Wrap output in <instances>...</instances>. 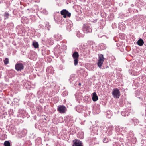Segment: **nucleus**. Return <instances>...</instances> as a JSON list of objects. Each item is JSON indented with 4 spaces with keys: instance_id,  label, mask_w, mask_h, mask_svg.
I'll return each instance as SVG.
<instances>
[{
    "instance_id": "nucleus-24",
    "label": "nucleus",
    "mask_w": 146,
    "mask_h": 146,
    "mask_svg": "<svg viewBox=\"0 0 146 146\" xmlns=\"http://www.w3.org/2000/svg\"><path fill=\"white\" fill-rule=\"evenodd\" d=\"M42 12L44 14L46 15L48 13L46 9H44L43 10Z\"/></svg>"
},
{
    "instance_id": "nucleus-18",
    "label": "nucleus",
    "mask_w": 146,
    "mask_h": 146,
    "mask_svg": "<svg viewBox=\"0 0 146 146\" xmlns=\"http://www.w3.org/2000/svg\"><path fill=\"white\" fill-rule=\"evenodd\" d=\"M32 44L34 47L35 48H37L38 47V44L37 42H33Z\"/></svg>"
},
{
    "instance_id": "nucleus-16",
    "label": "nucleus",
    "mask_w": 146,
    "mask_h": 146,
    "mask_svg": "<svg viewBox=\"0 0 146 146\" xmlns=\"http://www.w3.org/2000/svg\"><path fill=\"white\" fill-rule=\"evenodd\" d=\"M111 115L112 113L110 111H107L106 113V116L107 118H111Z\"/></svg>"
},
{
    "instance_id": "nucleus-8",
    "label": "nucleus",
    "mask_w": 146,
    "mask_h": 146,
    "mask_svg": "<svg viewBox=\"0 0 146 146\" xmlns=\"http://www.w3.org/2000/svg\"><path fill=\"white\" fill-rule=\"evenodd\" d=\"M113 129V128L112 126L110 125L107 128V130L106 132V133L109 135H111Z\"/></svg>"
},
{
    "instance_id": "nucleus-7",
    "label": "nucleus",
    "mask_w": 146,
    "mask_h": 146,
    "mask_svg": "<svg viewBox=\"0 0 146 146\" xmlns=\"http://www.w3.org/2000/svg\"><path fill=\"white\" fill-rule=\"evenodd\" d=\"M72 146H83L82 142L78 140H75L73 141Z\"/></svg>"
},
{
    "instance_id": "nucleus-22",
    "label": "nucleus",
    "mask_w": 146,
    "mask_h": 146,
    "mask_svg": "<svg viewBox=\"0 0 146 146\" xmlns=\"http://www.w3.org/2000/svg\"><path fill=\"white\" fill-rule=\"evenodd\" d=\"M4 64L5 65H7L9 63V59L8 58H6L4 60Z\"/></svg>"
},
{
    "instance_id": "nucleus-19",
    "label": "nucleus",
    "mask_w": 146,
    "mask_h": 146,
    "mask_svg": "<svg viewBox=\"0 0 146 146\" xmlns=\"http://www.w3.org/2000/svg\"><path fill=\"white\" fill-rule=\"evenodd\" d=\"M76 35L78 37H83L84 36V34L81 33L79 31H78Z\"/></svg>"
},
{
    "instance_id": "nucleus-11",
    "label": "nucleus",
    "mask_w": 146,
    "mask_h": 146,
    "mask_svg": "<svg viewBox=\"0 0 146 146\" xmlns=\"http://www.w3.org/2000/svg\"><path fill=\"white\" fill-rule=\"evenodd\" d=\"M93 100L94 101H96L98 100V97L96 94V92H94L93 93V95L92 97Z\"/></svg>"
},
{
    "instance_id": "nucleus-6",
    "label": "nucleus",
    "mask_w": 146,
    "mask_h": 146,
    "mask_svg": "<svg viewBox=\"0 0 146 146\" xmlns=\"http://www.w3.org/2000/svg\"><path fill=\"white\" fill-rule=\"evenodd\" d=\"M72 57L74 59V64L75 65L77 64L78 63V59L79 57V54L77 52H75L74 53L72 54Z\"/></svg>"
},
{
    "instance_id": "nucleus-1",
    "label": "nucleus",
    "mask_w": 146,
    "mask_h": 146,
    "mask_svg": "<svg viewBox=\"0 0 146 146\" xmlns=\"http://www.w3.org/2000/svg\"><path fill=\"white\" fill-rule=\"evenodd\" d=\"M104 58L103 55L102 54L98 55V60L97 64L98 66L100 68H101V66L104 61Z\"/></svg>"
},
{
    "instance_id": "nucleus-12",
    "label": "nucleus",
    "mask_w": 146,
    "mask_h": 146,
    "mask_svg": "<svg viewBox=\"0 0 146 146\" xmlns=\"http://www.w3.org/2000/svg\"><path fill=\"white\" fill-rule=\"evenodd\" d=\"M46 71L48 73L53 74V70L52 66H50L48 68L46 69Z\"/></svg>"
},
{
    "instance_id": "nucleus-27",
    "label": "nucleus",
    "mask_w": 146,
    "mask_h": 146,
    "mask_svg": "<svg viewBox=\"0 0 146 146\" xmlns=\"http://www.w3.org/2000/svg\"><path fill=\"white\" fill-rule=\"evenodd\" d=\"M66 93V92H63L62 93V95L63 96H66V95H64V94H65V93Z\"/></svg>"
},
{
    "instance_id": "nucleus-2",
    "label": "nucleus",
    "mask_w": 146,
    "mask_h": 146,
    "mask_svg": "<svg viewBox=\"0 0 146 146\" xmlns=\"http://www.w3.org/2000/svg\"><path fill=\"white\" fill-rule=\"evenodd\" d=\"M83 31L86 33L91 32L92 29L91 25L89 24H84L83 27Z\"/></svg>"
},
{
    "instance_id": "nucleus-29",
    "label": "nucleus",
    "mask_w": 146,
    "mask_h": 146,
    "mask_svg": "<svg viewBox=\"0 0 146 146\" xmlns=\"http://www.w3.org/2000/svg\"><path fill=\"white\" fill-rule=\"evenodd\" d=\"M48 30H49V28H48Z\"/></svg>"
},
{
    "instance_id": "nucleus-25",
    "label": "nucleus",
    "mask_w": 146,
    "mask_h": 146,
    "mask_svg": "<svg viewBox=\"0 0 146 146\" xmlns=\"http://www.w3.org/2000/svg\"><path fill=\"white\" fill-rule=\"evenodd\" d=\"M71 15V13H70L68 12L67 11V13H66V16H67L68 17H70Z\"/></svg>"
},
{
    "instance_id": "nucleus-10",
    "label": "nucleus",
    "mask_w": 146,
    "mask_h": 146,
    "mask_svg": "<svg viewBox=\"0 0 146 146\" xmlns=\"http://www.w3.org/2000/svg\"><path fill=\"white\" fill-rule=\"evenodd\" d=\"M73 26V24L72 22L70 21L68 22L67 25V28L69 31L71 29Z\"/></svg>"
},
{
    "instance_id": "nucleus-15",
    "label": "nucleus",
    "mask_w": 146,
    "mask_h": 146,
    "mask_svg": "<svg viewBox=\"0 0 146 146\" xmlns=\"http://www.w3.org/2000/svg\"><path fill=\"white\" fill-rule=\"evenodd\" d=\"M144 43V42L141 39H139L137 42V43L138 45L140 46H142Z\"/></svg>"
},
{
    "instance_id": "nucleus-13",
    "label": "nucleus",
    "mask_w": 146,
    "mask_h": 146,
    "mask_svg": "<svg viewBox=\"0 0 146 146\" xmlns=\"http://www.w3.org/2000/svg\"><path fill=\"white\" fill-rule=\"evenodd\" d=\"M54 37L57 40H59L62 39V36L60 35L59 34H55L54 36Z\"/></svg>"
},
{
    "instance_id": "nucleus-5",
    "label": "nucleus",
    "mask_w": 146,
    "mask_h": 146,
    "mask_svg": "<svg viewBox=\"0 0 146 146\" xmlns=\"http://www.w3.org/2000/svg\"><path fill=\"white\" fill-rule=\"evenodd\" d=\"M66 108L64 105H59L57 108V111L60 113H64L66 111Z\"/></svg>"
},
{
    "instance_id": "nucleus-20",
    "label": "nucleus",
    "mask_w": 146,
    "mask_h": 146,
    "mask_svg": "<svg viewBox=\"0 0 146 146\" xmlns=\"http://www.w3.org/2000/svg\"><path fill=\"white\" fill-rule=\"evenodd\" d=\"M4 146H10V143L8 141H6L4 143Z\"/></svg>"
},
{
    "instance_id": "nucleus-21",
    "label": "nucleus",
    "mask_w": 146,
    "mask_h": 146,
    "mask_svg": "<svg viewBox=\"0 0 146 146\" xmlns=\"http://www.w3.org/2000/svg\"><path fill=\"white\" fill-rule=\"evenodd\" d=\"M4 16L5 17H6V18H5V19H7L8 18L9 14L8 13L5 12V13Z\"/></svg>"
},
{
    "instance_id": "nucleus-3",
    "label": "nucleus",
    "mask_w": 146,
    "mask_h": 146,
    "mask_svg": "<svg viewBox=\"0 0 146 146\" xmlns=\"http://www.w3.org/2000/svg\"><path fill=\"white\" fill-rule=\"evenodd\" d=\"M15 68L17 71H21L24 68V64L20 62H18L15 65Z\"/></svg>"
},
{
    "instance_id": "nucleus-26",
    "label": "nucleus",
    "mask_w": 146,
    "mask_h": 146,
    "mask_svg": "<svg viewBox=\"0 0 146 146\" xmlns=\"http://www.w3.org/2000/svg\"><path fill=\"white\" fill-rule=\"evenodd\" d=\"M103 142L105 143H107L108 142V140L106 138L104 139Z\"/></svg>"
},
{
    "instance_id": "nucleus-4",
    "label": "nucleus",
    "mask_w": 146,
    "mask_h": 146,
    "mask_svg": "<svg viewBox=\"0 0 146 146\" xmlns=\"http://www.w3.org/2000/svg\"><path fill=\"white\" fill-rule=\"evenodd\" d=\"M112 94L113 96L115 98H119L120 95V92L117 88L113 89Z\"/></svg>"
},
{
    "instance_id": "nucleus-23",
    "label": "nucleus",
    "mask_w": 146,
    "mask_h": 146,
    "mask_svg": "<svg viewBox=\"0 0 146 146\" xmlns=\"http://www.w3.org/2000/svg\"><path fill=\"white\" fill-rule=\"evenodd\" d=\"M45 27H47L48 28L49 27L50 25H49V23L48 22H46L45 23Z\"/></svg>"
},
{
    "instance_id": "nucleus-17",
    "label": "nucleus",
    "mask_w": 146,
    "mask_h": 146,
    "mask_svg": "<svg viewBox=\"0 0 146 146\" xmlns=\"http://www.w3.org/2000/svg\"><path fill=\"white\" fill-rule=\"evenodd\" d=\"M76 78V76L75 75L72 74L70 76V77L69 80L70 82H71L72 81L75 80Z\"/></svg>"
},
{
    "instance_id": "nucleus-9",
    "label": "nucleus",
    "mask_w": 146,
    "mask_h": 146,
    "mask_svg": "<svg viewBox=\"0 0 146 146\" xmlns=\"http://www.w3.org/2000/svg\"><path fill=\"white\" fill-rule=\"evenodd\" d=\"M121 114L123 116H128L129 115V110L128 109L125 110L121 112Z\"/></svg>"
},
{
    "instance_id": "nucleus-28",
    "label": "nucleus",
    "mask_w": 146,
    "mask_h": 146,
    "mask_svg": "<svg viewBox=\"0 0 146 146\" xmlns=\"http://www.w3.org/2000/svg\"><path fill=\"white\" fill-rule=\"evenodd\" d=\"M81 85V83H80L79 84V85Z\"/></svg>"
},
{
    "instance_id": "nucleus-14",
    "label": "nucleus",
    "mask_w": 146,
    "mask_h": 146,
    "mask_svg": "<svg viewBox=\"0 0 146 146\" xmlns=\"http://www.w3.org/2000/svg\"><path fill=\"white\" fill-rule=\"evenodd\" d=\"M67 13V11L66 9H63L61 11V14L63 16V17L64 18L66 17Z\"/></svg>"
}]
</instances>
